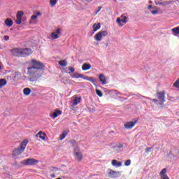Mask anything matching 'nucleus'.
<instances>
[{
  "label": "nucleus",
  "mask_w": 179,
  "mask_h": 179,
  "mask_svg": "<svg viewBox=\"0 0 179 179\" xmlns=\"http://www.w3.org/2000/svg\"><path fill=\"white\" fill-rule=\"evenodd\" d=\"M33 51H31V49L29 48H15L11 50V53L13 55H15V57H20L22 58H24V57H29Z\"/></svg>",
  "instance_id": "obj_2"
},
{
  "label": "nucleus",
  "mask_w": 179,
  "mask_h": 179,
  "mask_svg": "<svg viewBox=\"0 0 179 179\" xmlns=\"http://www.w3.org/2000/svg\"><path fill=\"white\" fill-rule=\"evenodd\" d=\"M120 148H122V145H120Z\"/></svg>",
  "instance_id": "obj_45"
},
{
  "label": "nucleus",
  "mask_w": 179,
  "mask_h": 179,
  "mask_svg": "<svg viewBox=\"0 0 179 179\" xmlns=\"http://www.w3.org/2000/svg\"><path fill=\"white\" fill-rule=\"evenodd\" d=\"M107 174L109 178H117V177H120V176H121V172L114 171L111 169H108Z\"/></svg>",
  "instance_id": "obj_6"
},
{
  "label": "nucleus",
  "mask_w": 179,
  "mask_h": 179,
  "mask_svg": "<svg viewBox=\"0 0 179 179\" xmlns=\"http://www.w3.org/2000/svg\"><path fill=\"white\" fill-rule=\"evenodd\" d=\"M97 96H99V97H103V92H101L99 90H95Z\"/></svg>",
  "instance_id": "obj_29"
},
{
  "label": "nucleus",
  "mask_w": 179,
  "mask_h": 179,
  "mask_svg": "<svg viewBox=\"0 0 179 179\" xmlns=\"http://www.w3.org/2000/svg\"><path fill=\"white\" fill-rule=\"evenodd\" d=\"M90 1H93V0H90Z\"/></svg>",
  "instance_id": "obj_46"
},
{
  "label": "nucleus",
  "mask_w": 179,
  "mask_h": 179,
  "mask_svg": "<svg viewBox=\"0 0 179 179\" xmlns=\"http://www.w3.org/2000/svg\"><path fill=\"white\" fill-rule=\"evenodd\" d=\"M83 76H85V75L80 74L79 73H75L73 76H71V78H73V79H82Z\"/></svg>",
  "instance_id": "obj_20"
},
{
  "label": "nucleus",
  "mask_w": 179,
  "mask_h": 179,
  "mask_svg": "<svg viewBox=\"0 0 179 179\" xmlns=\"http://www.w3.org/2000/svg\"><path fill=\"white\" fill-rule=\"evenodd\" d=\"M139 119L135 118L131 120V122H127L124 124L125 129H132L136 124H138V121Z\"/></svg>",
  "instance_id": "obj_7"
},
{
  "label": "nucleus",
  "mask_w": 179,
  "mask_h": 179,
  "mask_svg": "<svg viewBox=\"0 0 179 179\" xmlns=\"http://www.w3.org/2000/svg\"><path fill=\"white\" fill-rule=\"evenodd\" d=\"M61 34V29L57 28L56 30V33L55 32H52L50 34V37L53 39V40H57V38H59V35Z\"/></svg>",
  "instance_id": "obj_11"
},
{
  "label": "nucleus",
  "mask_w": 179,
  "mask_h": 179,
  "mask_svg": "<svg viewBox=\"0 0 179 179\" xmlns=\"http://www.w3.org/2000/svg\"><path fill=\"white\" fill-rule=\"evenodd\" d=\"M23 93L25 96H29V94H30V93H31V90H30V88H29V87L24 88L23 90Z\"/></svg>",
  "instance_id": "obj_23"
},
{
  "label": "nucleus",
  "mask_w": 179,
  "mask_h": 179,
  "mask_svg": "<svg viewBox=\"0 0 179 179\" xmlns=\"http://www.w3.org/2000/svg\"><path fill=\"white\" fill-rule=\"evenodd\" d=\"M74 155H75L78 162H82V160L83 159V155H82V152H75Z\"/></svg>",
  "instance_id": "obj_15"
},
{
  "label": "nucleus",
  "mask_w": 179,
  "mask_h": 179,
  "mask_svg": "<svg viewBox=\"0 0 179 179\" xmlns=\"http://www.w3.org/2000/svg\"><path fill=\"white\" fill-rule=\"evenodd\" d=\"M57 0H50V3L52 7L55 6V5H57Z\"/></svg>",
  "instance_id": "obj_28"
},
{
  "label": "nucleus",
  "mask_w": 179,
  "mask_h": 179,
  "mask_svg": "<svg viewBox=\"0 0 179 179\" xmlns=\"http://www.w3.org/2000/svg\"><path fill=\"white\" fill-rule=\"evenodd\" d=\"M45 136H47V134H45V133H43L42 131H38V133L36 135V138H40V139H42V141H44V139H45Z\"/></svg>",
  "instance_id": "obj_13"
},
{
  "label": "nucleus",
  "mask_w": 179,
  "mask_h": 179,
  "mask_svg": "<svg viewBox=\"0 0 179 179\" xmlns=\"http://www.w3.org/2000/svg\"><path fill=\"white\" fill-rule=\"evenodd\" d=\"M149 100H151L153 103H157V99H150V98H148Z\"/></svg>",
  "instance_id": "obj_38"
},
{
  "label": "nucleus",
  "mask_w": 179,
  "mask_h": 179,
  "mask_svg": "<svg viewBox=\"0 0 179 179\" xmlns=\"http://www.w3.org/2000/svg\"><path fill=\"white\" fill-rule=\"evenodd\" d=\"M5 24L8 26V27H12L13 26V20L10 18H7L5 20Z\"/></svg>",
  "instance_id": "obj_18"
},
{
  "label": "nucleus",
  "mask_w": 179,
  "mask_h": 179,
  "mask_svg": "<svg viewBox=\"0 0 179 179\" xmlns=\"http://www.w3.org/2000/svg\"><path fill=\"white\" fill-rule=\"evenodd\" d=\"M151 13L152 15H157L159 13V11L157 10L151 11Z\"/></svg>",
  "instance_id": "obj_35"
},
{
  "label": "nucleus",
  "mask_w": 179,
  "mask_h": 179,
  "mask_svg": "<svg viewBox=\"0 0 179 179\" xmlns=\"http://www.w3.org/2000/svg\"><path fill=\"white\" fill-rule=\"evenodd\" d=\"M166 173H167V169H166V168L163 169L159 173L160 178L161 179H170V178H169V176H167Z\"/></svg>",
  "instance_id": "obj_12"
},
{
  "label": "nucleus",
  "mask_w": 179,
  "mask_h": 179,
  "mask_svg": "<svg viewBox=\"0 0 179 179\" xmlns=\"http://www.w3.org/2000/svg\"><path fill=\"white\" fill-rule=\"evenodd\" d=\"M3 39L5 41H8V40H9V36H4Z\"/></svg>",
  "instance_id": "obj_39"
},
{
  "label": "nucleus",
  "mask_w": 179,
  "mask_h": 179,
  "mask_svg": "<svg viewBox=\"0 0 179 179\" xmlns=\"http://www.w3.org/2000/svg\"><path fill=\"white\" fill-rule=\"evenodd\" d=\"M157 5H162V6H166L169 5V2L167 1H162V0H159L157 3Z\"/></svg>",
  "instance_id": "obj_26"
},
{
  "label": "nucleus",
  "mask_w": 179,
  "mask_h": 179,
  "mask_svg": "<svg viewBox=\"0 0 179 179\" xmlns=\"http://www.w3.org/2000/svg\"><path fill=\"white\" fill-rule=\"evenodd\" d=\"M38 163V160L33 158H28L21 162V164L24 166H36Z\"/></svg>",
  "instance_id": "obj_5"
},
{
  "label": "nucleus",
  "mask_w": 179,
  "mask_h": 179,
  "mask_svg": "<svg viewBox=\"0 0 179 179\" xmlns=\"http://www.w3.org/2000/svg\"><path fill=\"white\" fill-rule=\"evenodd\" d=\"M89 82H92L93 83V82H94V78L93 77H90Z\"/></svg>",
  "instance_id": "obj_40"
},
{
  "label": "nucleus",
  "mask_w": 179,
  "mask_h": 179,
  "mask_svg": "<svg viewBox=\"0 0 179 179\" xmlns=\"http://www.w3.org/2000/svg\"><path fill=\"white\" fill-rule=\"evenodd\" d=\"M100 27H101V25L100 23L94 24L92 25L93 31H97V30H99Z\"/></svg>",
  "instance_id": "obj_21"
},
{
  "label": "nucleus",
  "mask_w": 179,
  "mask_h": 179,
  "mask_svg": "<svg viewBox=\"0 0 179 179\" xmlns=\"http://www.w3.org/2000/svg\"><path fill=\"white\" fill-rule=\"evenodd\" d=\"M90 77H89V76H83V78H82L81 79H85V80H89V79H90Z\"/></svg>",
  "instance_id": "obj_41"
},
{
  "label": "nucleus",
  "mask_w": 179,
  "mask_h": 179,
  "mask_svg": "<svg viewBox=\"0 0 179 179\" xmlns=\"http://www.w3.org/2000/svg\"><path fill=\"white\" fill-rule=\"evenodd\" d=\"M61 114H62V111L57 110L50 115V117L52 118L53 120H55V118H57L58 115H61Z\"/></svg>",
  "instance_id": "obj_14"
},
{
  "label": "nucleus",
  "mask_w": 179,
  "mask_h": 179,
  "mask_svg": "<svg viewBox=\"0 0 179 179\" xmlns=\"http://www.w3.org/2000/svg\"><path fill=\"white\" fill-rule=\"evenodd\" d=\"M173 86L175 87H179V78L174 83Z\"/></svg>",
  "instance_id": "obj_31"
},
{
  "label": "nucleus",
  "mask_w": 179,
  "mask_h": 179,
  "mask_svg": "<svg viewBox=\"0 0 179 179\" xmlns=\"http://www.w3.org/2000/svg\"><path fill=\"white\" fill-rule=\"evenodd\" d=\"M124 166H131V159H128L124 162Z\"/></svg>",
  "instance_id": "obj_32"
},
{
  "label": "nucleus",
  "mask_w": 179,
  "mask_h": 179,
  "mask_svg": "<svg viewBox=\"0 0 179 179\" xmlns=\"http://www.w3.org/2000/svg\"><path fill=\"white\" fill-rule=\"evenodd\" d=\"M145 150L147 153H149V152H150L152 150V148H145Z\"/></svg>",
  "instance_id": "obj_37"
},
{
  "label": "nucleus",
  "mask_w": 179,
  "mask_h": 179,
  "mask_svg": "<svg viewBox=\"0 0 179 179\" xmlns=\"http://www.w3.org/2000/svg\"><path fill=\"white\" fill-rule=\"evenodd\" d=\"M37 15H31V20H36L37 19Z\"/></svg>",
  "instance_id": "obj_36"
},
{
  "label": "nucleus",
  "mask_w": 179,
  "mask_h": 179,
  "mask_svg": "<svg viewBox=\"0 0 179 179\" xmlns=\"http://www.w3.org/2000/svg\"><path fill=\"white\" fill-rule=\"evenodd\" d=\"M107 36H108V31H107V30L100 31L95 34L94 38V40H96V41H101V40H103V38Z\"/></svg>",
  "instance_id": "obj_4"
},
{
  "label": "nucleus",
  "mask_w": 179,
  "mask_h": 179,
  "mask_svg": "<svg viewBox=\"0 0 179 179\" xmlns=\"http://www.w3.org/2000/svg\"><path fill=\"white\" fill-rule=\"evenodd\" d=\"M70 143L72 146H75V145H76V141H75V140H71Z\"/></svg>",
  "instance_id": "obj_34"
},
{
  "label": "nucleus",
  "mask_w": 179,
  "mask_h": 179,
  "mask_svg": "<svg viewBox=\"0 0 179 179\" xmlns=\"http://www.w3.org/2000/svg\"><path fill=\"white\" fill-rule=\"evenodd\" d=\"M92 68V65L90 64L85 63L82 66L83 71H89Z\"/></svg>",
  "instance_id": "obj_19"
},
{
  "label": "nucleus",
  "mask_w": 179,
  "mask_h": 179,
  "mask_svg": "<svg viewBox=\"0 0 179 179\" xmlns=\"http://www.w3.org/2000/svg\"><path fill=\"white\" fill-rule=\"evenodd\" d=\"M23 15H24V13L22 10H20L17 13V20H15V23L17 24H22V17H23Z\"/></svg>",
  "instance_id": "obj_10"
},
{
  "label": "nucleus",
  "mask_w": 179,
  "mask_h": 179,
  "mask_svg": "<svg viewBox=\"0 0 179 179\" xmlns=\"http://www.w3.org/2000/svg\"><path fill=\"white\" fill-rule=\"evenodd\" d=\"M59 64L61 66H66L67 64H66V61L65 60H60L59 62Z\"/></svg>",
  "instance_id": "obj_27"
},
{
  "label": "nucleus",
  "mask_w": 179,
  "mask_h": 179,
  "mask_svg": "<svg viewBox=\"0 0 179 179\" xmlns=\"http://www.w3.org/2000/svg\"><path fill=\"white\" fill-rule=\"evenodd\" d=\"M157 96L158 100H159L160 103L163 104V103H166V91L157 92Z\"/></svg>",
  "instance_id": "obj_8"
},
{
  "label": "nucleus",
  "mask_w": 179,
  "mask_h": 179,
  "mask_svg": "<svg viewBox=\"0 0 179 179\" xmlns=\"http://www.w3.org/2000/svg\"><path fill=\"white\" fill-rule=\"evenodd\" d=\"M27 143H29L28 139L23 140L21 144L18 146V148L13 151V155L20 156V155H22V153L24 152L26 146H27Z\"/></svg>",
  "instance_id": "obj_3"
},
{
  "label": "nucleus",
  "mask_w": 179,
  "mask_h": 179,
  "mask_svg": "<svg viewBox=\"0 0 179 179\" xmlns=\"http://www.w3.org/2000/svg\"><path fill=\"white\" fill-rule=\"evenodd\" d=\"M172 31L176 34H179V28L178 27L173 28L172 29Z\"/></svg>",
  "instance_id": "obj_30"
},
{
  "label": "nucleus",
  "mask_w": 179,
  "mask_h": 179,
  "mask_svg": "<svg viewBox=\"0 0 179 179\" xmlns=\"http://www.w3.org/2000/svg\"><path fill=\"white\" fill-rule=\"evenodd\" d=\"M99 78L102 85H106L107 83V79L106 78V76H104V74H100Z\"/></svg>",
  "instance_id": "obj_17"
},
{
  "label": "nucleus",
  "mask_w": 179,
  "mask_h": 179,
  "mask_svg": "<svg viewBox=\"0 0 179 179\" xmlns=\"http://www.w3.org/2000/svg\"><path fill=\"white\" fill-rule=\"evenodd\" d=\"M66 135H68V131H63L62 134L59 135L60 141H62L63 139H65V138L66 137Z\"/></svg>",
  "instance_id": "obj_22"
},
{
  "label": "nucleus",
  "mask_w": 179,
  "mask_h": 179,
  "mask_svg": "<svg viewBox=\"0 0 179 179\" xmlns=\"http://www.w3.org/2000/svg\"><path fill=\"white\" fill-rule=\"evenodd\" d=\"M41 13H40V12L36 13V16L37 17L41 16Z\"/></svg>",
  "instance_id": "obj_43"
},
{
  "label": "nucleus",
  "mask_w": 179,
  "mask_h": 179,
  "mask_svg": "<svg viewBox=\"0 0 179 179\" xmlns=\"http://www.w3.org/2000/svg\"><path fill=\"white\" fill-rule=\"evenodd\" d=\"M151 8H152V5H150V6H148V8H149V9H151Z\"/></svg>",
  "instance_id": "obj_44"
},
{
  "label": "nucleus",
  "mask_w": 179,
  "mask_h": 179,
  "mask_svg": "<svg viewBox=\"0 0 179 179\" xmlns=\"http://www.w3.org/2000/svg\"><path fill=\"white\" fill-rule=\"evenodd\" d=\"M80 100H82L81 98H78L76 97L75 99L73 100V106H78L80 103Z\"/></svg>",
  "instance_id": "obj_24"
},
{
  "label": "nucleus",
  "mask_w": 179,
  "mask_h": 179,
  "mask_svg": "<svg viewBox=\"0 0 179 179\" xmlns=\"http://www.w3.org/2000/svg\"><path fill=\"white\" fill-rule=\"evenodd\" d=\"M112 166H114L115 167H121L122 166V162H118L116 159H113L111 162Z\"/></svg>",
  "instance_id": "obj_16"
},
{
  "label": "nucleus",
  "mask_w": 179,
  "mask_h": 179,
  "mask_svg": "<svg viewBox=\"0 0 179 179\" xmlns=\"http://www.w3.org/2000/svg\"><path fill=\"white\" fill-rule=\"evenodd\" d=\"M6 83H7V81L6 79H3V78L0 79V89L2 87L5 86V85H6Z\"/></svg>",
  "instance_id": "obj_25"
},
{
  "label": "nucleus",
  "mask_w": 179,
  "mask_h": 179,
  "mask_svg": "<svg viewBox=\"0 0 179 179\" xmlns=\"http://www.w3.org/2000/svg\"><path fill=\"white\" fill-rule=\"evenodd\" d=\"M99 10H101V7H98V10L96 12V15H97L99 12Z\"/></svg>",
  "instance_id": "obj_42"
},
{
  "label": "nucleus",
  "mask_w": 179,
  "mask_h": 179,
  "mask_svg": "<svg viewBox=\"0 0 179 179\" xmlns=\"http://www.w3.org/2000/svg\"><path fill=\"white\" fill-rule=\"evenodd\" d=\"M32 66L27 68V74L30 76V80H37L43 76V71L44 69V64L34 59L31 60Z\"/></svg>",
  "instance_id": "obj_1"
},
{
  "label": "nucleus",
  "mask_w": 179,
  "mask_h": 179,
  "mask_svg": "<svg viewBox=\"0 0 179 179\" xmlns=\"http://www.w3.org/2000/svg\"><path fill=\"white\" fill-rule=\"evenodd\" d=\"M127 19H128V17H127L125 15L122 14L120 16V18H117L116 22L119 24V26L122 27V26H124L127 23Z\"/></svg>",
  "instance_id": "obj_9"
},
{
  "label": "nucleus",
  "mask_w": 179,
  "mask_h": 179,
  "mask_svg": "<svg viewBox=\"0 0 179 179\" xmlns=\"http://www.w3.org/2000/svg\"><path fill=\"white\" fill-rule=\"evenodd\" d=\"M69 71H70V72L71 73H73V72H75V68L72 67V66H69Z\"/></svg>",
  "instance_id": "obj_33"
}]
</instances>
